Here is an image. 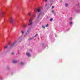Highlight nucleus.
Segmentation results:
<instances>
[{"instance_id":"1","label":"nucleus","mask_w":80,"mask_h":80,"mask_svg":"<svg viewBox=\"0 0 80 80\" xmlns=\"http://www.w3.org/2000/svg\"><path fill=\"white\" fill-rule=\"evenodd\" d=\"M13 18H10L9 19V21L11 23H13Z\"/></svg>"},{"instance_id":"2","label":"nucleus","mask_w":80,"mask_h":80,"mask_svg":"<svg viewBox=\"0 0 80 80\" xmlns=\"http://www.w3.org/2000/svg\"><path fill=\"white\" fill-rule=\"evenodd\" d=\"M42 13H39V14L38 18V19L39 18H40V17L41 16H42Z\"/></svg>"},{"instance_id":"3","label":"nucleus","mask_w":80,"mask_h":80,"mask_svg":"<svg viewBox=\"0 0 80 80\" xmlns=\"http://www.w3.org/2000/svg\"><path fill=\"white\" fill-rule=\"evenodd\" d=\"M17 43V41H15L13 43V44L11 45V47H13V46H14V45H15V43Z\"/></svg>"},{"instance_id":"4","label":"nucleus","mask_w":80,"mask_h":80,"mask_svg":"<svg viewBox=\"0 0 80 80\" xmlns=\"http://www.w3.org/2000/svg\"><path fill=\"white\" fill-rule=\"evenodd\" d=\"M27 55H28V57H30V54L28 52H27L26 53Z\"/></svg>"},{"instance_id":"5","label":"nucleus","mask_w":80,"mask_h":80,"mask_svg":"<svg viewBox=\"0 0 80 80\" xmlns=\"http://www.w3.org/2000/svg\"><path fill=\"white\" fill-rule=\"evenodd\" d=\"M12 62L14 63H16L18 62V61H15V60H13V61H12Z\"/></svg>"},{"instance_id":"6","label":"nucleus","mask_w":80,"mask_h":80,"mask_svg":"<svg viewBox=\"0 0 80 80\" xmlns=\"http://www.w3.org/2000/svg\"><path fill=\"white\" fill-rule=\"evenodd\" d=\"M37 11L38 12H40L41 11V9L40 8H38L37 10Z\"/></svg>"},{"instance_id":"7","label":"nucleus","mask_w":80,"mask_h":80,"mask_svg":"<svg viewBox=\"0 0 80 80\" xmlns=\"http://www.w3.org/2000/svg\"><path fill=\"white\" fill-rule=\"evenodd\" d=\"M20 65H23L24 64V62H21L20 63Z\"/></svg>"},{"instance_id":"8","label":"nucleus","mask_w":80,"mask_h":80,"mask_svg":"<svg viewBox=\"0 0 80 80\" xmlns=\"http://www.w3.org/2000/svg\"><path fill=\"white\" fill-rule=\"evenodd\" d=\"M22 40L21 39H19V43H20V42H21V41H22Z\"/></svg>"},{"instance_id":"9","label":"nucleus","mask_w":80,"mask_h":80,"mask_svg":"<svg viewBox=\"0 0 80 80\" xmlns=\"http://www.w3.org/2000/svg\"><path fill=\"white\" fill-rule=\"evenodd\" d=\"M32 23H33V22H31V23H29L28 24V25H29V26L31 25L32 24Z\"/></svg>"},{"instance_id":"10","label":"nucleus","mask_w":80,"mask_h":80,"mask_svg":"<svg viewBox=\"0 0 80 80\" xmlns=\"http://www.w3.org/2000/svg\"><path fill=\"white\" fill-rule=\"evenodd\" d=\"M5 12H2V15H4V14H5Z\"/></svg>"},{"instance_id":"11","label":"nucleus","mask_w":80,"mask_h":80,"mask_svg":"<svg viewBox=\"0 0 80 80\" xmlns=\"http://www.w3.org/2000/svg\"><path fill=\"white\" fill-rule=\"evenodd\" d=\"M23 27H24V28H26V25L25 24H24L23 25Z\"/></svg>"},{"instance_id":"12","label":"nucleus","mask_w":80,"mask_h":80,"mask_svg":"<svg viewBox=\"0 0 80 80\" xmlns=\"http://www.w3.org/2000/svg\"><path fill=\"white\" fill-rule=\"evenodd\" d=\"M50 22H52L53 21V18H51V19H50Z\"/></svg>"},{"instance_id":"13","label":"nucleus","mask_w":80,"mask_h":80,"mask_svg":"<svg viewBox=\"0 0 80 80\" xmlns=\"http://www.w3.org/2000/svg\"><path fill=\"white\" fill-rule=\"evenodd\" d=\"M55 12V10H52V13H54V12Z\"/></svg>"},{"instance_id":"14","label":"nucleus","mask_w":80,"mask_h":80,"mask_svg":"<svg viewBox=\"0 0 80 80\" xmlns=\"http://www.w3.org/2000/svg\"><path fill=\"white\" fill-rule=\"evenodd\" d=\"M21 33H22V34H23V33H24V32H23V31H21Z\"/></svg>"},{"instance_id":"15","label":"nucleus","mask_w":80,"mask_h":80,"mask_svg":"<svg viewBox=\"0 0 80 80\" xmlns=\"http://www.w3.org/2000/svg\"><path fill=\"white\" fill-rule=\"evenodd\" d=\"M7 47H8V46H5L4 47V48H7Z\"/></svg>"},{"instance_id":"16","label":"nucleus","mask_w":80,"mask_h":80,"mask_svg":"<svg viewBox=\"0 0 80 80\" xmlns=\"http://www.w3.org/2000/svg\"><path fill=\"white\" fill-rule=\"evenodd\" d=\"M48 27V24H47L46 25V27Z\"/></svg>"},{"instance_id":"17","label":"nucleus","mask_w":80,"mask_h":80,"mask_svg":"<svg viewBox=\"0 0 80 80\" xmlns=\"http://www.w3.org/2000/svg\"><path fill=\"white\" fill-rule=\"evenodd\" d=\"M42 27L43 28H45V26H42Z\"/></svg>"},{"instance_id":"18","label":"nucleus","mask_w":80,"mask_h":80,"mask_svg":"<svg viewBox=\"0 0 80 80\" xmlns=\"http://www.w3.org/2000/svg\"><path fill=\"white\" fill-rule=\"evenodd\" d=\"M68 4L67 3H66L65 4V6L66 7H67V6H68Z\"/></svg>"},{"instance_id":"19","label":"nucleus","mask_w":80,"mask_h":80,"mask_svg":"<svg viewBox=\"0 0 80 80\" xmlns=\"http://www.w3.org/2000/svg\"><path fill=\"white\" fill-rule=\"evenodd\" d=\"M31 14H30V13H29L28 14V16H30V15Z\"/></svg>"},{"instance_id":"20","label":"nucleus","mask_w":80,"mask_h":80,"mask_svg":"<svg viewBox=\"0 0 80 80\" xmlns=\"http://www.w3.org/2000/svg\"><path fill=\"white\" fill-rule=\"evenodd\" d=\"M38 34H36V35H35V36H34V37H37V36H38Z\"/></svg>"},{"instance_id":"21","label":"nucleus","mask_w":80,"mask_h":80,"mask_svg":"<svg viewBox=\"0 0 80 80\" xmlns=\"http://www.w3.org/2000/svg\"><path fill=\"white\" fill-rule=\"evenodd\" d=\"M70 23L71 25H72V22H70Z\"/></svg>"},{"instance_id":"22","label":"nucleus","mask_w":80,"mask_h":80,"mask_svg":"<svg viewBox=\"0 0 80 80\" xmlns=\"http://www.w3.org/2000/svg\"><path fill=\"white\" fill-rule=\"evenodd\" d=\"M53 8H54V6H52L51 8L52 9Z\"/></svg>"},{"instance_id":"23","label":"nucleus","mask_w":80,"mask_h":80,"mask_svg":"<svg viewBox=\"0 0 80 80\" xmlns=\"http://www.w3.org/2000/svg\"><path fill=\"white\" fill-rule=\"evenodd\" d=\"M12 55H13L14 54V52H12V53H11Z\"/></svg>"},{"instance_id":"24","label":"nucleus","mask_w":80,"mask_h":80,"mask_svg":"<svg viewBox=\"0 0 80 80\" xmlns=\"http://www.w3.org/2000/svg\"><path fill=\"white\" fill-rule=\"evenodd\" d=\"M30 21H31V20L29 19V22H30Z\"/></svg>"},{"instance_id":"25","label":"nucleus","mask_w":80,"mask_h":80,"mask_svg":"<svg viewBox=\"0 0 80 80\" xmlns=\"http://www.w3.org/2000/svg\"><path fill=\"white\" fill-rule=\"evenodd\" d=\"M11 43V42H9L8 44H9V45H10V44Z\"/></svg>"},{"instance_id":"26","label":"nucleus","mask_w":80,"mask_h":80,"mask_svg":"<svg viewBox=\"0 0 80 80\" xmlns=\"http://www.w3.org/2000/svg\"><path fill=\"white\" fill-rule=\"evenodd\" d=\"M50 2H53V0H50Z\"/></svg>"},{"instance_id":"27","label":"nucleus","mask_w":80,"mask_h":80,"mask_svg":"<svg viewBox=\"0 0 80 80\" xmlns=\"http://www.w3.org/2000/svg\"><path fill=\"white\" fill-rule=\"evenodd\" d=\"M47 0H45V2H47Z\"/></svg>"},{"instance_id":"28","label":"nucleus","mask_w":80,"mask_h":80,"mask_svg":"<svg viewBox=\"0 0 80 80\" xmlns=\"http://www.w3.org/2000/svg\"><path fill=\"white\" fill-rule=\"evenodd\" d=\"M31 38L30 39V40H32V39H33V38Z\"/></svg>"},{"instance_id":"29","label":"nucleus","mask_w":80,"mask_h":80,"mask_svg":"<svg viewBox=\"0 0 80 80\" xmlns=\"http://www.w3.org/2000/svg\"><path fill=\"white\" fill-rule=\"evenodd\" d=\"M62 1H61V2H62Z\"/></svg>"}]
</instances>
